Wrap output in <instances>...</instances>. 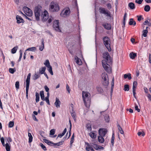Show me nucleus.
<instances>
[{"label":"nucleus","instance_id":"nucleus-38","mask_svg":"<svg viewBox=\"0 0 151 151\" xmlns=\"http://www.w3.org/2000/svg\"><path fill=\"white\" fill-rule=\"evenodd\" d=\"M36 50V48L35 47H29L28 49H27L26 51H34Z\"/></svg>","mask_w":151,"mask_h":151},{"label":"nucleus","instance_id":"nucleus-64","mask_svg":"<svg viewBox=\"0 0 151 151\" xmlns=\"http://www.w3.org/2000/svg\"><path fill=\"white\" fill-rule=\"evenodd\" d=\"M149 63H151V54H149Z\"/></svg>","mask_w":151,"mask_h":151},{"label":"nucleus","instance_id":"nucleus-2","mask_svg":"<svg viewBox=\"0 0 151 151\" xmlns=\"http://www.w3.org/2000/svg\"><path fill=\"white\" fill-rule=\"evenodd\" d=\"M82 98L85 105L87 108L89 107L90 101V94L88 92H82Z\"/></svg>","mask_w":151,"mask_h":151},{"label":"nucleus","instance_id":"nucleus-41","mask_svg":"<svg viewBox=\"0 0 151 151\" xmlns=\"http://www.w3.org/2000/svg\"><path fill=\"white\" fill-rule=\"evenodd\" d=\"M44 64L47 67H50V66L49 61L48 60H46L45 62L44 63Z\"/></svg>","mask_w":151,"mask_h":151},{"label":"nucleus","instance_id":"nucleus-62","mask_svg":"<svg viewBox=\"0 0 151 151\" xmlns=\"http://www.w3.org/2000/svg\"><path fill=\"white\" fill-rule=\"evenodd\" d=\"M7 140L8 142H12V139L10 137H8L7 138Z\"/></svg>","mask_w":151,"mask_h":151},{"label":"nucleus","instance_id":"nucleus-58","mask_svg":"<svg viewBox=\"0 0 151 151\" xmlns=\"http://www.w3.org/2000/svg\"><path fill=\"white\" fill-rule=\"evenodd\" d=\"M135 109L138 112L140 111V109L138 108V106L136 104H135Z\"/></svg>","mask_w":151,"mask_h":151},{"label":"nucleus","instance_id":"nucleus-60","mask_svg":"<svg viewBox=\"0 0 151 151\" xmlns=\"http://www.w3.org/2000/svg\"><path fill=\"white\" fill-rule=\"evenodd\" d=\"M44 88L45 89V91L47 92H48L49 91V88L47 86H44Z\"/></svg>","mask_w":151,"mask_h":151},{"label":"nucleus","instance_id":"nucleus-17","mask_svg":"<svg viewBox=\"0 0 151 151\" xmlns=\"http://www.w3.org/2000/svg\"><path fill=\"white\" fill-rule=\"evenodd\" d=\"M66 138H64L62 140L59 142H58L57 143H54V146H59L60 145H61L63 144V142H64L65 139Z\"/></svg>","mask_w":151,"mask_h":151},{"label":"nucleus","instance_id":"nucleus-34","mask_svg":"<svg viewBox=\"0 0 151 151\" xmlns=\"http://www.w3.org/2000/svg\"><path fill=\"white\" fill-rule=\"evenodd\" d=\"M136 56L137 54L136 53H134L132 52L130 53L129 54V57L132 59H134Z\"/></svg>","mask_w":151,"mask_h":151},{"label":"nucleus","instance_id":"nucleus-42","mask_svg":"<svg viewBox=\"0 0 151 151\" xmlns=\"http://www.w3.org/2000/svg\"><path fill=\"white\" fill-rule=\"evenodd\" d=\"M114 133H113L112 134V138L111 139V143L112 144V146L114 145Z\"/></svg>","mask_w":151,"mask_h":151},{"label":"nucleus","instance_id":"nucleus-43","mask_svg":"<svg viewBox=\"0 0 151 151\" xmlns=\"http://www.w3.org/2000/svg\"><path fill=\"white\" fill-rule=\"evenodd\" d=\"M147 32L148 31L147 29L143 30L142 31V36H143L145 37H147Z\"/></svg>","mask_w":151,"mask_h":151},{"label":"nucleus","instance_id":"nucleus-22","mask_svg":"<svg viewBox=\"0 0 151 151\" xmlns=\"http://www.w3.org/2000/svg\"><path fill=\"white\" fill-rule=\"evenodd\" d=\"M85 144L87 145L86 148V150L87 151H90L92 147V146L87 142H85Z\"/></svg>","mask_w":151,"mask_h":151},{"label":"nucleus","instance_id":"nucleus-56","mask_svg":"<svg viewBox=\"0 0 151 151\" xmlns=\"http://www.w3.org/2000/svg\"><path fill=\"white\" fill-rule=\"evenodd\" d=\"M9 71L11 73L13 74L15 72V70L13 68H10L9 69Z\"/></svg>","mask_w":151,"mask_h":151},{"label":"nucleus","instance_id":"nucleus-48","mask_svg":"<svg viewBox=\"0 0 151 151\" xmlns=\"http://www.w3.org/2000/svg\"><path fill=\"white\" fill-rule=\"evenodd\" d=\"M124 90L125 91H128L129 90V86L128 85H125L124 86Z\"/></svg>","mask_w":151,"mask_h":151},{"label":"nucleus","instance_id":"nucleus-50","mask_svg":"<svg viewBox=\"0 0 151 151\" xmlns=\"http://www.w3.org/2000/svg\"><path fill=\"white\" fill-rule=\"evenodd\" d=\"M14 123L13 121H10L9 122L8 126L9 128L12 127L14 125Z\"/></svg>","mask_w":151,"mask_h":151},{"label":"nucleus","instance_id":"nucleus-16","mask_svg":"<svg viewBox=\"0 0 151 151\" xmlns=\"http://www.w3.org/2000/svg\"><path fill=\"white\" fill-rule=\"evenodd\" d=\"M102 26L104 28L107 29L109 30L111 29V26L110 24L107 23H105L102 24Z\"/></svg>","mask_w":151,"mask_h":151},{"label":"nucleus","instance_id":"nucleus-49","mask_svg":"<svg viewBox=\"0 0 151 151\" xmlns=\"http://www.w3.org/2000/svg\"><path fill=\"white\" fill-rule=\"evenodd\" d=\"M74 134H73L71 137V140H70V147L72 146V144L73 142V140H74Z\"/></svg>","mask_w":151,"mask_h":151},{"label":"nucleus","instance_id":"nucleus-35","mask_svg":"<svg viewBox=\"0 0 151 151\" xmlns=\"http://www.w3.org/2000/svg\"><path fill=\"white\" fill-rule=\"evenodd\" d=\"M150 6L148 5H146L145 6L144 10L146 12H149L150 11Z\"/></svg>","mask_w":151,"mask_h":151},{"label":"nucleus","instance_id":"nucleus-3","mask_svg":"<svg viewBox=\"0 0 151 151\" xmlns=\"http://www.w3.org/2000/svg\"><path fill=\"white\" fill-rule=\"evenodd\" d=\"M42 7L38 5L35 7L34 12L35 16L36 19L39 21L40 19V17L43 13V11L42 10Z\"/></svg>","mask_w":151,"mask_h":151},{"label":"nucleus","instance_id":"nucleus-63","mask_svg":"<svg viewBox=\"0 0 151 151\" xmlns=\"http://www.w3.org/2000/svg\"><path fill=\"white\" fill-rule=\"evenodd\" d=\"M147 97L150 101H151V95L150 94H147Z\"/></svg>","mask_w":151,"mask_h":151},{"label":"nucleus","instance_id":"nucleus-31","mask_svg":"<svg viewBox=\"0 0 151 151\" xmlns=\"http://www.w3.org/2000/svg\"><path fill=\"white\" fill-rule=\"evenodd\" d=\"M97 91L99 93H102L103 90L102 88L100 86H98L96 87Z\"/></svg>","mask_w":151,"mask_h":151},{"label":"nucleus","instance_id":"nucleus-44","mask_svg":"<svg viewBox=\"0 0 151 151\" xmlns=\"http://www.w3.org/2000/svg\"><path fill=\"white\" fill-rule=\"evenodd\" d=\"M5 148L6 151H10V145L8 143H6V144Z\"/></svg>","mask_w":151,"mask_h":151},{"label":"nucleus","instance_id":"nucleus-39","mask_svg":"<svg viewBox=\"0 0 151 151\" xmlns=\"http://www.w3.org/2000/svg\"><path fill=\"white\" fill-rule=\"evenodd\" d=\"M36 102H38L40 100V96L39 94L36 92Z\"/></svg>","mask_w":151,"mask_h":151},{"label":"nucleus","instance_id":"nucleus-46","mask_svg":"<svg viewBox=\"0 0 151 151\" xmlns=\"http://www.w3.org/2000/svg\"><path fill=\"white\" fill-rule=\"evenodd\" d=\"M105 120L106 122H108L109 121V116L108 114H106L104 117Z\"/></svg>","mask_w":151,"mask_h":151},{"label":"nucleus","instance_id":"nucleus-24","mask_svg":"<svg viewBox=\"0 0 151 151\" xmlns=\"http://www.w3.org/2000/svg\"><path fill=\"white\" fill-rule=\"evenodd\" d=\"M40 95L41 99L43 101H45L44 91H40Z\"/></svg>","mask_w":151,"mask_h":151},{"label":"nucleus","instance_id":"nucleus-28","mask_svg":"<svg viewBox=\"0 0 151 151\" xmlns=\"http://www.w3.org/2000/svg\"><path fill=\"white\" fill-rule=\"evenodd\" d=\"M124 77L125 79L128 78V79L129 80L131 79L132 78L131 74L130 73L124 74Z\"/></svg>","mask_w":151,"mask_h":151},{"label":"nucleus","instance_id":"nucleus-14","mask_svg":"<svg viewBox=\"0 0 151 151\" xmlns=\"http://www.w3.org/2000/svg\"><path fill=\"white\" fill-rule=\"evenodd\" d=\"M17 20V23H20L23 22L24 21L23 19L19 16L17 15L16 17Z\"/></svg>","mask_w":151,"mask_h":151},{"label":"nucleus","instance_id":"nucleus-29","mask_svg":"<svg viewBox=\"0 0 151 151\" xmlns=\"http://www.w3.org/2000/svg\"><path fill=\"white\" fill-rule=\"evenodd\" d=\"M129 24L130 25H135L136 22L135 21H133V19L132 18H131L129 19Z\"/></svg>","mask_w":151,"mask_h":151},{"label":"nucleus","instance_id":"nucleus-1","mask_svg":"<svg viewBox=\"0 0 151 151\" xmlns=\"http://www.w3.org/2000/svg\"><path fill=\"white\" fill-rule=\"evenodd\" d=\"M104 59L102 60V66L104 70L108 73L111 72V68L108 63L111 62V59L108 52H105L103 54Z\"/></svg>","mask_w":151,"mask_h":151},{"label":"nucleus","instance_id":"nucleus-52","mask_svg":"<svg viewBox=\"0 0 151 151\" xmlns=\"http://www.w3.org/2000/svg\"><path fill=\"white\" fill-rule=\"evenodd\" d=\"M69 123H70V130H69V135L68 137V139L69 138V137H70V135H71V124L70 121V120H69Z\"/></svg>","mask_w":151,"mask_h":151},{"label":"nucleus","instance_id":"nucleus-18","mask_svg":"<svg viewBox=\"0 0 151 151\" xmlns=\"http://www.w3.org/2000/svg\"><path fill=\"white\" fill-rule=\"evenodd\" d=\"M55 104L57 108H59L60 107V102L59 99H56V101L55 103Z\"/></svg>","mask_w":151,"mask_h":151},{"label":"nucleus","instance_id":"nucleus-40","mask_svg":"<svg viewBox=\"0 0 151 151\" xmlns=\"http://www.w3.org/2000/svg\"><path fill=\"white\" fill-rule=\"evenodd\" d=\"M18 47L16 46L13 48L11 50V52L13 54L15 53L17 50Z\"/></svg>","mask_w":151,"mask_h":151},{"label":"nucleus","instance_id":"nucleus-4","mask_svg":"<svg viewBox=\"0 0 151 151\" xmlns=\"http://www.w3.org/2000/svg\"><path fill=\"white\" fill-rule=\"evenodd\" d=\"M49 9L52 12L58 11L60 10L58 4L57 2L52 1L49 6Z\"/></svg>","mask_w":151,"mask_h":151},{"label":"nucleus","instance_id":"nucleus-10","mask_svg":"<svg viewBox=\"0 0 151 151\" xmlns=\"http://www.w3.org/2000/svg\"><path fill=\"white\" fill-rule=\"evenodd\" d=\"M23 10L26 15L31 17L32 15V12L29 8L25 6L23 8Z\"/></svg>","mask_w":151,"mask_h":151},{"label":"nucleus","instance_id":"nucleus-23","mask_svg":"<svg viewBox=\"0 0 151 151\" xmlns=\"http://www.w3.org/2000/svg\"><path fill=\"white\" fill-rule=\"evenodd\" d=\"M117 126L118 128L119 131L120 133L122 134H124V132L122 128L120 126V125L118 124H117Z\"/></svg>","mask_w":151,"mask_h":151},{"label":"nucleus","instance_id":"nucleus-27","mask_svg":"<svg viewBox=\"0 0 151 151\" xmlns=\"http://www.w3.org/2000/svg\"><path fill=\"white\" fill-rule=\"evenodd\" d=\"M46 67H42L39 69V73L41 74H44L46 70Z\"/></svg>","mask_w":151,"mask_h":151},{"label":"nucleus","instance_id":"nucleus-6","mask_svg":"<svg viewBox=\"0 0 151 151\" xmlns=\"http://www.w3.org/2000/svg\"><path fill=\"white\" fill-rule=\"evenodd\" d=\"M103 40L106 47L109 51H111V49L110 47V41L109 38L107 37H105L103 38Z\"/></svg>","mask_w":151,"mask_h":151},{"label":"nucleus","instance_id":"nucleus-47","mask_svg":"<svg viewBox=\"0 0 151 151\" xmlns=\"http://www.w3.org/2000/svg\"><path fill=\"white\" fill-rule=\"evenodd\" d=\"M47 68H49L48 70L49 72L51 74V75H53V73L52 71V67L50 66V67Z\"/></svg>","mask_w":151,"mask_h":151},{"label":"nucleus","instance_id":"nucleus-25","mask_svg":"<svg viewBox=\"0 0 151 151\" xmlns=\"http://www.w3.org/2000/svg\"><path fill=\"white\" fill-rule=\"evenodd\" d=\"M42 45L39 47V50L40 51H42L43 50L44 48V40L42 39L41 40Z\"/></svg>","mask_w":151,"mask_h":151},{"label":"nucleus","instance_id":"nucleus-30","mask_svg":"<svg viewBox=\"0 0 151 151\" xmlns=\"http://www.w3.org/2000/svg\"><path fill=\"white\" fill-rule=\"evenodd\" d=\"M89 135L90 137L92 139H95L96 137V134H95L93 132H90L89 133Z\"/></svg>","mask_w":151,"mask_h":151},{"label":"nucleus","instance_id":"nucleus-19","mask_svg":"<svg viewBox=\"0 0 151 151\" xmlns=\"http://www.w3.org/2000/svg\"><path fill=\"white\" fill-rule=\"evenodd\" d=\"M66 131H67V129H66V128H65L64 129L63 132L61 134H59L58 135L56 139H57L58 137L61 138L63 136H64L65 135V134L66 132Z\"/></svg>","mask_w":151,"mask_h":151},{"label":"nucleus","instance_id":"nucleus-55","mask_svg":"<svg viewBox=\"0 0 151 151\" xmlns=\"http://www.w3.org/2000/svg\"><path fill=\"white\" fill-rule=\"evenodd\" d=\"M137 134L139 136H140L141 135L142 136H144L145 135V134L143 132H140L137 133Z\"/></svg>","mask_w":151,"mask_h":151},{"label":"nucleus","instance_id":"nucleus-36","mask_svg":"<svg viewBox=\"0 0 151 151\" xmlns=\"http://www.w3.org/2000/svg\"><path fill=\"white\" fill-rule=\"evenodd\" d=\"M86 127L88 131H91V125L90 124H87L86 125Z\"/></svg>","mask_w":151,"mask_h":151},{"label":"nucleus","instance_id":"nucleus-9","mask_svg":"<svg viewBox=\"0 0 151 151\" xmlns=\"http://www.w3.org/2000/svg\"><path fill=\"white\" fill-rule=\"evenodd\" d=\"M70 13V11L69 8H67L63 10L60 14V15L64 17L69 16Z\"/></svg>","mask_w":151,"mask_h":151},{"label":"nucleus","instance_id":"nucleus-5","mask_svg":"<svg viewBox=\"0 0 151 151\" xmlns=\"http://www.w3.org/2000/svg\"><path fill=\"white\" fill-rule=\"evenodd\" d=\"M42 17V19L43 22L46 21L47 19L48 20L47 22L48 23H50L52 21L51 18H49L48 17V13L47 11L45 10L43 11V13L41 16Z\"/></svg>","mask_w":151,"mask_h":151},{"label":"nucleus","instance_id":"nucleus-57","mask_svg":"<svg viewBox=\"0 0 151 151\" xmlns=\"http://www.w3.org/2000/svg\"><path fill=\"white\" fill-rule=\"evenodd\" d=\"M143 0H135V2L138 4H140L142 2Z\"/></svg>","mask_w":151,"mask_h":151},{"label":"nucleus","instance_id":"nucleus-26","mask_svg":"<svg viewBox=\"0 0 151 151\" xmlns=\"http://www.w3.org/2000/svg\"><path fill=\"white\" fill-rule=\"evenodd\" d=\"M128 6L132 9H133L135 8L134 4L132 2L129 3L128 4Z\"/></svg>","mask_w":151,"mask_h":151},{"label":"nucleus","instance_id":"nucleus-32","mask_svg":"<svg viewBox=\"0 0 151 151\" xmlns=\"http://www.w3.org/2000/svg\"><path fill=\"white\" fill-rule=\"evenodd\" d=\"M28 136L29 137L28 142L29 143H30L32 141L33 137L31 134L29 132L28 133Z\"/></svg>","mask_w":151,"mask_h":151},{"label":"nucleus","instance_id":"nucleus-51","mask_svg":"<svg viewBox=\"0 0 151 151\" xmlns=\"http://www.w3.org/2000/svg\"><path fill=\"white\" fill-rule=\"evenodd\" d=\"M40 76V75L37 74H35L33 77V79L34 80H35L38 78Z\"/></svg>","mask_w":151,"mask_h":151},{"label":"nucleus","instance_id":"nucleus-37","mask_svg":"<svg viewBox=\"0 0 151 151\" xmlns=\"http://www.w3.org/2000/svg\"><path fill=\"white\" fill-rule=\"evenodd\" d=\"M94 148L97 150L99 149L103 150L104 149V147H103L97 145H96V146L94 147Z\"/></svg>","mask_w":151,"mask_h":151},{"label":"nucleus","instance_id":"nucleus-12","mask_svg":"<svg viewBox=\"0 0 151 151\" xmlns=\"http://www.w3.org/2000/svg\"><path fill=\"white\" fill-rule=\"evenodd\" d=\"M99 11L101 13L106 14L107 16H110V12L108 10H105L104 8H100Z\"/></svg>","mask_w":151,"mask_h":151},{"label":"nucleus","instance_id":"nucleus-53","mask_svg":"<svg viewBox=\"0 0 151 151\" xmlns=\"http://www.w3.org/2000/svg\"><path fill=\"white\" fill-rule=\"evenodd\" d=\"M15 87L17 89H18L19 87V82L18 81H17L15 83Z\"/></svg>","mask_w":151,"mask_h":151},{"label":"nucleus","instance_id":"nucleus-45","mask_svg":"<svg viewBox=\"0 0 151 151\" xmlns=\"http://www.w3.org/2000/svg\"><path fill=\"white\" fill-rule=\"evenodd\" d=\"M71 114L72 117L74 119V120H75L76 117V114L73 111H72Z\"/></svg>","mask_w":151,"mask_h":151},{"label":"nucleus","instance_id":"nucleus-54","mask_svg":"<svg viewBox=\"0 0 151 151\" xmlns=\"http://www.w3.org/2000/svg\"><path fill=\"white\" fill-rule=\"evenodd\" d=\"M55 133V130L54 129H51L50 131V135H53Z\"/></svg>","mask_w":151,"mask_h":151},{"label":"nucleus","instance_id":"nucleus-7","mask_svg":"<svg viewBox=\"0 0 151 151\" xmlns=\"http://www.w3.org/2000/svg\"><path fill=\"white\" fill-rule=\"evenodd\" d=\"M101 76L103 80V84L105 86H108L109 84V79L107 74L104 73H102Z\"/></svg>","mask_w":151,"mask_h":151},{"label":"nucleus","instance_id":"nucleus-20","mask_svg":"<svg viewBox=\"0 0 151 151\" xmlns=\"http://www.w3.org/2000/svg\"><path fill=\"white\" fill-rule=\"evenodd\" d=\"M103 137V136H101L100 135L98 136V141L101 143H103L104 141V139Z\"/></svg>","mask_w":151,"mask_h":151},{"label":"nucleus","instance_id":"nucleus-21","mask_svg":"<svg viewBox=\"0 0 151 151\" xmlns=\"http://www.w3.org/2000/svg\"><path fill=\"white\" fill-rule=\"evenodd\" d=\"M44 141L48 145H51V146H54V143L46 139H44Z\"/></svg>","mask_w":151,"mask_h":151},{"label":"nucleus","instance_id":"nucleus-33","mask_svg":"<svg viewBox=\"0 0 151 151\" xmlns=\"http://www.w3.org/2000/svg\"><path fill=\"white\" fill-rule=\"evenodd\" d=\"M47 96L46 97L45 99V101H46V102L49 105H50V103L49 99V92H47Z\"/></svg>","mask_w":151,"mask_h":151},{"label":"nucleus","instance_id":"nucleus-59","mask_svg":"<svg viewBox=\"0 0 151 151\" xmlns=\"http://www.w3.org/2000/svg\"><path fill=\"white\" fill-rule=\"evenodd\" d=\"M40 146L42 148L45 150H46V148L45 146L42 144H40Z\"/></svg>","mask_w":151,"mask_h":151},{"label":"nucleus","instance_id":"nucleus-15","mask_svg":"<svg viewBox=\"0 0 151 151\" xmlns=\"http://www.w3.org/2000/svg\"><path fill=\"white\" fill-rule=\"evenodd\" d=\"M75 61L76 63L79 65H81L82 64V62L81 60L78 58L77 56L75 57Z\"/></svg>","mask_w":151,"mask_h":151},{"label":"nucleus","instance_id":"nucleus-13","mask_svg":"<svg viewBox=\"0 0 151 151\" xmlns=\"http://www.w3.org/2000/svg\"><path fill=\"white\" fill-rule=\"evenodd\" d=\"M107 130L104 129H100L99 131V135L104 137L106 133Z\"/></svg>","mask_w":151,"mask_h":151},{"label":"nucleus","instance_id":"nucleus-11","mask_svg":"<svg viewBox=\"0 0 151 151\" xmlns=\"http://www.w3.org/2000/svg\"><path fill=\"white\" fill-rule=\"evenodd\" d=\"M53 28L57 31L61 32V31L59 26V21L58 20L55 21L53 23Z\"/></svg>","mask_w":151,"mask_h":151},{"label":"nucleus","instance_id":"nucleus-61","mask_svg":"<svg viewBox=\"0 0 151 151\" xmlns=\"http://www.w3.org/2000/svg\"><path fill=\"white\" fill-rule=\"evenodd\" d=\"M66 89H67V90L68 91L69 93H70V89L69 86L68 84H67V85H66Z\"/></svg>","mask_w":151,"mask_h":151},{"label":"nucleus","instance_id":"nucleus-8","mask_svg":"<svg viewBox=\"0 0 151 151\" xmlns=\"http://www.w3.org/2000/svg\"><path fill=\"white\" fill-rule=\"evenodd\" d=\"M31 74L29 73L27 76V78L26 80V96L27 98L28 96V90L30 80V78Z\"/></svg>","mask_w":151,"mask_h":151}]
</instances>
